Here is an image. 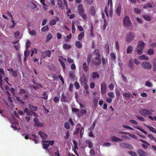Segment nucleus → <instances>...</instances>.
<instances>
[{
    "label": "nucleus",
    "instance_id": "obj_24",
    "mask_svg": "<svg viewBox=\"0 0 156 156\" xmlns=\"http://www.w3.org/2000/svg\"><path fill=\"white\" fill-rule=\"evenodd\" d=\"M90 12L91 15L93 16H94L95 15L96 13L95 11L94 6H91L90 8Z\"/></svg>",
    "mask_w": 156,
    "mask_h": 156
},
{
    "label": "nucleus",
    "instance_id": "obj_44",
    "mask_svg": "<svg viewBox=\"0 0 156 156\" xmlns=\"http://www.w3.org/2000/svg\"><path fill=\"white\" fill-rule=\"evenodd\" d=\"M147 53L149 55H153L154 54V50L153 49H149L147 51Z\"/></svg>",
    "mask_w": 156,
    "mask_h": 156
},
{
    "label": "nucleus",
    "instance_id": "obj_3",
    "mask_svg": "<svg viewBox=\"0 0 156 156\" xmlns=\"http://www.w3.org/2000/svg\"><path fill=\"white\" fill-rule=\"evenodd\" d=\"M153 112L152 110L151 111L149 110L144 109L140 111V113L141 115L145 117L146 116H151L152 115V112Z\"/></svg>",
    "mask_w": 156,
    "mask_h": 156
},
{
    "label": "nucleus",
    "instance_id": "obj_15",
    "mask_svg": "<svg viewBox=\"0 0 156 156\" xmlns=\"http://www.w3.org/2000/svg\"><path fill=\"white\" fill-rule=\"evenodd\" d=\"M91 76L93 79H95L96 78L98 79L99 75L97 72H94L92 73Z\"/></svg>",
    "mask_w": 156,
    "mask_h": 156
},
{
    "label": "nucleus",
    "instance_id": "obj_39",
    "mask_svg": "<svg viewBox=\"0 0 156 156\" xmlns=\"http://www.w3.org/2000/svg\"><path fill=\"white\" fill-rule=\"evenodd\" d=\"M53 36L51 34L49 33L47 36L46 41H48L51 39L52 37Z\"/></svg>",
    "mask_w": 156,
    "mask_h": 156
},
{
    "label": "nucleus",
    "instance_id": "obj_12",
    "mask_svg": "<svg viewBox=\"0 0 156 156\" xmlns=\"http://www.w3.org/2000/svg\"><path fill=\"white\" fill-rule=\"evenodd\" d=\"M61 102L65 103L68 101V100L64 93L62 92L61 97Z\"/></svg>",
    "mask_w": 156,
    "mask_h": 156
},
{
    "label": "nucleus",
    "instance_id": "obj_45",
    "mask_svg": "<svg viewBox=\"0 0 156 156\" xmlns=\"http://www.w3.org/2000/svg\"><path fill=\"white\" fill-rule=\"evenodd\" d=\"M58 4L59 6L62 9H64V7L62 5V1L61 0H59L58 2Z\"/></svg>",
    "mask_w": 156,
    "mask_h": 156
},
{
    "label": "nucleus",
    "instance_id": "obj_18",
    "mask_svg": "<svg viewBox=\"0 0 156 156\" xmlns=\"http://www.w3.org/2000/svg\"><path fill=\"white\" fill-rule=\"evenodd\" d=\"M93 55L95 57H98V58H100V54L99 50L98 49H95L93 53Z\"/></svg>",
    "mask_w": 156,
    "mask_h": 156
},
{
    "label": "nucleus",
    "instance_id": "obj_32",
    "mask_svg": "<svg viewBox=\"0 0 156 156\" xmlns=\"http://www.w3.org/2000/svg\"><path fill=\"white\" fill-rule=\"evenodd\" d=\"M134 128H136L137 129L139 130L140 131L142 132L143 133L145 134H147V133L146 131L144 129H142V128H140V127L139 126H135L134 127Z\"/></svg>",
    "mask_w": 156,
    "mask_h": 156
},
{
    "label": "nucleus",
    "instance_id": "obj_61",
    "mask_svg": "<svg viewBox=\"0 0 156 156\" xmlns=\"http://www.w3.org/2000/svg\"><path fill=\"white\" fill-rule=\"evenodd\" d=\"M59 98L55 96L54 97L53 99V101L55 103H58L59 101Z\"/></svg>",
    "mask_w": 156,
    "mask_h": 156
},
{
    "label": "nucleus",
    "instance_id": "obj_22",
    "mask_svg": "<svg viewBox=\"0 0 156 156\" xmlns=\"http://www.w3.org/2000/svg\"><path fill=\"white\" fill-rule=\"evenodd\" d=\"M44 54L45 55L44 57L45 56H47L48 57H50L51 55V51L49 50L45 51L42 52V54Z\"/></svg>",
    "mask_w": 156,
    "mask_h": 156
},
{
    "label": "nucleus",
    "instance_id": "obj_17",
    "mask_svg": "<svg viewBox=\"0 0 156 156\" xmlns=\"http://www.w3.org/2000/svg\"><path fill=\"white\" fill-rule=\"evenodd\" d=\"M31 136H33V138L30 137L29 139L32 140L34 142L35 144H37L38 142L37 136L35 134H32Z\"/></svg>",
    "mask_w": 156,
    "mask_h": 156
},
{
    "label": "nucleus",
    "instance_id": "obj_5",
    "mask_svg": "<svg viewBox=\"0 0 156 156\" xmlns=\"http://www.w3.org/2000/svg\"><path fill=\"white\" fill-rule=\"evenodd\" d=\"M91 62L93 64L98 66L100 65L101 63V60L98 57H94L91 59Z\"/></svg>",
    "mask_w": 156,
    "mask_h": 156
},
{
    "label": "nucleus",
    "instance_id": "obj_8",
    "mask_svg": "<svg viewBox=\"0 0 156 156\" xmlns=\"http://www.w3.org/2000/svg\"><path fill=\"white\" fill-rule=\"evenodd\" d=\"M107 86L105 83L102 82L101 84V93L104 94L106 92Z\"/></svg>",
    "mask_w": 156,
    "mask_h": 156
},
{
    "label": "nucleus",
    "instance_id": "obj_42",
    "mask_svg": "<svg viewBox=\"0 0 156 156\" xmlns=\"http://www.w3.org/2000/svg\"><path fill=\"white\" fill-rule=\"evenodd\" d=\"M104 23L103 25V29L105 30L107 25V22L106 19H104Z\"/></svg>",
    "mask_w": 156,
    "mask_h": 156
},
{
    "label": "nucleus",
    "instance_id": "obj_6",
    "mask_svg": "<svg viewBox=\"0 0 156 156\" xmlns=\"http://www.w3.org/2000/svg\"><path fill=\"white\" fill-rule=\"evenodd\" d=\"M123 24L126 27H130L131 26L132 23L129 17L127 16L125 17L123 20Z\"/></svg>",
    "mask_w": 156,
    "mask_h": 156
},
{
    "label": "nucleus",
    "instance_id": "obj_9",
    "mask_svg": "<svg viewBox=\"0 0 156 156\" xmlns=\"http://www.w3.org/2000/svg\"><path fill=\"white\" fill-rule=\"evenodd\" d=\"M80 81L81 85L83 84V82L84 83V88L85 90L88 89V85L87 83H86V78H84L83 80L80 78Z\"/></svg>",
    "mask_w": 156,
    "mask_h": 156
},
{
    "label": "nucleus",
    "instance_id": "obj_47",
    "mask_svg": "<svg viewBox=\"0 0 156 156\" xmlns=\"http://www.w3.org/2000/svg\"><path fill=\"white\" fill-rule=\"evenodd\" d=\"M147 127L149 129L150 131L156 133V131L154 130L155 128L152 126H147Z\"/></svg>",
    "mask_w": 156,
    "mask_h": 156
},
{
    "label": "nucleus",
    "instance_id": "obj_4",
    "mask_svg": "<svg viewBox=\"0 0 156 156\" xmlns=\"http://www.w3.org/2000/svg\"><path fill=\"white\" fill-rule=\"evenodd\" d=\"M135 37V35L133 33L129 32L126 35V40L128 42H130L133 41Z\"/></svg>",
    "mask_w": 156,
    "mask_h": 156
},
{
    "label": "nucleus",
    "instance_id": "obj_30",
    "mask_svg": "<svg viewBox=\"0 0 156 156\" xmlns=\"http://www.w3.org/2000/svg\"><path fill=\"white\" fill-rule=\"evenodd\" d=\"M133 51V47L131 45H130L128 47L127 49V53L128 54H129L131 53Z\"/></svg>",
    "mask_w": 156,
    "mask_h": 156
},
{
    "label": "nucleus",
    "instance_id": "obj_19",
    "mask_svg": "<svg viewBox=\"0 0 156 156\" xmlns=\"http://www.w3.org/2000/svg\"><path fill=\"white\" fill-rule=\"evenodd\" d=\"M38 134L40 135L42 138L44 139H46L47 138L48 136L43 132L41 131H39Z\"/></svg>",
    "mask_w": 156,
    "mask_h": 156
},
{
    "label": "nucleus",
    "instance_id": "obj_33",
    "mask_svg": "<svg viewBox=\"0 0 156 156\" xmlns=\"http://www.w3.org/2000/svg\"><path fill=\"white\" fill-rule=\"evenodd\" d=\"M134 128H136L137 129L139 130L140 131L142 132L143 133L145 134H147V133L146 131L144 129H142V128H140V127L139 126H135L134 127Z\"/></svg>",
    "mask_w": 156,
    "mask_h": 156
},
{
    "label": "nucleus",
    "instance_id": "obj_7",
    "mask_svg": "<svg viewBox=\"0 0 156 156\" xmlns=\"http://www.w3.org/2000/svg\"><path fill=\"white\" fill-rule=\"evenodd\" d=\"M141 66L144 68L147 69H150L151 68V65L148 62H144L142 63Z\"/></svg>",
    "mask_w": 156,
    "mask_h": 156
},
{
    "label": "nucleus",
    "instance_id": "obj_51",
    "mask_svg": "<svg viewBox=\"0 0 156 156\" xmlns=\"http://www.w3.org/2000/svg\"><path fill=\"white\" fill-rule=\"evenodd\" d=\"M30 51L29 50H27L25 51L24 52V56L28 57L30 55Z\"/></svg>",
    "mask_w": 156,
    "mask_h": 156
},
{
    "label": "nucleus",
    "instance_id": "obj_56",
    "mask_svg": "<svg viewBox=\"0 0 156 156\" xmlns=\"http://www.w3.org/2000/svg\"><path fill=\"white\" fill-rule=\"evenodd\" d=\"M129 154L132 156H137V155L136 153L132 151H130L129 152Z\"/></svg>",
    "mask_w": 156,
    "mask_h": 156
},
{
    "label": "nucleus",
    "instance_id": "obj_52",
    "mask_svg": "<svg viewBox=\"0 0 156 156\" xmlns=\"http://www.w3.org/2000/svg\"><path fill=\"white\" fill-rule=\"evenodd\" d=\"M134 11L137 14H140L141 13V10L140 9L137 8H134Z\"/></svg>",
    "mask_w": 156,
    "mask_h": 156
},
{
    "label": "nucleus",
    "instance_id": "obj_50",
    "mask_svg": "<svg viewBox=\"0 0 156 156\" xmlns=\"http://www.w3.org/2000/svg\"><path fill=\"white\" fill-rule=\"evenodd\" d=\"M48 29V26L47 25L43 27L41 29V31L42 32H44Z\"/></svg>",
    "mask_w": 156,
    "mask_h": 156
},
{
    "label": "nucleus",
    "instance_id": "obj_14",
    "mask_svg": "<svg viewBox=\"0 0 156 156\" xmlns=\"http://www.w3.org/2000/svg\"><path fill=\"white\" fill-rule=\"evenodd\" d=\"M42 142L44 143L42 144L43 148L45 149H47L49 146L48 141L43 140Z\"/></svg>",
    "mask_w": 156,
    "mask_h": 156
},
{
    "label": "nucleus",
    "instance_id": "obj_2",
    "mask_svg": "<svg viewBox=\"0 0 156 156\" xmlns=\"http://www.w3.org/2000/svg\"><path fill=\"white\" fill-rule=\"evenodd\" d=\"M77 9L78 11L79 14L85 20H86L87 19V16L86 14L84 13V11L82 4L78 5Z\"/></svg>",
    "mask_w": 156,
    "mask_h": 156
},
{
    "label": "nucleus",
    "instance_id": "obj_49",
    "mask_svg": "<svg viewBox=\"0 0 156 156\" xmlns=\"http://www.w3.org/2000/svg\"><path fill=\"white\" fill-rule=\"evenodd\" d=\"M74 85L76 89H79L80 87V85L79 83L77 82H75Z\"/></svg>",
    "mask_w": 156,
    "mask_h": 156
},
{
    "label": "nucleus",
    "instance_id": "obj_29",
    "mask_svg": "<svg viewBox=\"0 0 156 156\" xmlns=\"http://www.w3.org/2000/svg\"><path fill=\"white\" fill-rule=\"evenodd\" d=\"M92 55L91 54H89L87 55V62L88 65H89V64L90 63V62L91 61V59L92 58Z\"/></svg>",
    "mask_w": 156,
    "mask_h": 156
},
{
    "label": "nucleus",
    "instance_id": "obj_21",
    "mask_svg": "<svg viewBox=\"0 0 156 156\" xmlns=\"http://www.w3.org/2000/svg\"><path fill=\"white\" fill-rule=\"evenodd\" d=\"M121 12V6L120 5H119L116 9V12L117 14V15L118 16H119L120 15Z\"/></svg>",
    "mask_w": 156,
    "mask_h": 156
},
{
    "label": "nucleus",
    "instance_id": "obj_63",
    "mask_svg": "<svg viewBox=\"0 0 156 156\" xmlns=\"http://www.w3.org/2000/svg\"><path fill=\"white\" fill-rule=\"evenodd\" d=\"M130 122L131 123L135 125H137L138 124V123L137 122L134 120H130Z\"/></svg>",
    "mask_w": 156,
    "mask_h": 156
},
{
    "label": "nucleus",
    "instance_id": "obj_62",
    "mask_svg": "<svg viewBox=\"0 0 156 156\" xmlns=\"http://www.w3.org/2000/svg\"><path fill=\"white\" fill-rule=\"evenodd\" d=\"M145 85L147 87H152V85L151 83L148 81L146 82L145 83Z\"/></svg>",
    "mask_w": 156,
    "mask_h": 156
},
{
    "label": "nucleus",
    "instance_id": "obj_1",
    "mask_svg": "<svg viewBox=\"0 0 156 156\" xmlns=\"http://www.w3.org/2000/svg\"><path fill=\"white\" fill-rule=\"evenodd\" d=\"M144 45V42L142 41L138 42L137 47L135 51H136L137 54L141 55L142 54Z\"/></svg>",
    "mask_w": 156,
    "mask_h": 156
},
{
    "label": "nucleus",
    "instance_id": "obj_48",
    "mask_svg": "<svg viewBox=\"0 0 156 156\" xmlns=\"http://www.w3.org/2000/svg\"><path fill=\"white\" fill-rule=\"evenodd\" d=\"M136 118L138 119L139 120L142 121H145V119L143 117L140 116H136Z\"/></svg>",
    "mask_w": 156,
    "mask_h": 156
},
{
    "label": "nucleus",
    "instance_id": "obj_60",
    "mask_svg": "<svg viewBox=\"0 0 156 156\" xmlns=\"http://www.w3.org/2000/svg\"><path fill=\"white\" fill-rule=\"evenodd\" d=\"M108 6L107 5L105 7V8L104 11L106 14V16L108 17Z\"/></svg>",
    "mask_w": 156,
    "mask_h": 156
},
{
    "label": "nucleus",
    "instance_id": "obj_43",
    "mask_svg": "<svg viewBox=\"0 0 156 156\" xmlns=\"http://www.w3.org/2000/svg\"><path fill=\"white\" fill-rule=\"evenodd\" d=\"M29 34L31 35H32L33 36L36 35V31L34 30H32V31H31L30 29H29Z\"/></svg>",
    "mask_w": 156,
    "mask_h": 156
},
{
    "label": "nucleus",
    "instance_id": "obj_37",
    "mask_svg": "<svg viewBox=\"0 0 156 156\" xmlns=\"http://www.w3.org/2000/svg\"><path fill=\"white\" fill-rule=\"evenodd\" d=\"M31 42L29 40H27L26 43V48L27 49H28L30 46Z\"/></svg>",
    "mask_w": 156,
    "mask_h": 156
},
{
    "label": "nucleus",
    "instance_id": "obj_53",
    "mask_svg": "<svg viewBox=\"0 0 156 156\" xmlns=\"http://www.w3.org/2000/svg\"><path fill=\"white\" fill-rule=\"evenodd\" d=\"M64 126V127L66 129H69L70 128L69 124L67 122H66L65 123Z\"/></svg>",
    "mask_w": 156,
    "mask_h": 156
},
{
    "label": "nucleus",
    "instance_id": "obj_35",
    "mask_svg": "<svg viewBox=\"0 0 156 156\" xmlns=\"http://www.w3.org/2000/svg\"><path fill=\"white\" fill-rule=\"evenodd\" d=\"M71 45H68L66 44H64L63 46V48L65 49H69L71 48Z\"/></svg>",
    "mask_w": 156,
    "mask_h": 156
},
{
    "label": "nucleus",
    "instance_id": "obj_38",
    "mask_svg": "<svg viewBox=\"0 0 156 156\" xmlns=\"http://www.w3.org/2000/svg\"><path fill=\"white\" fill-rule=\"evenodd\" d=\"M29 108L31 110L34 111H36L37 110V107L31 105L30 104L29 105Z\"/></svg>",
    "mask_w": 156,
    "mask_h": 156
},
{
    "label": "nucleus",
    "instance_id": "obj_46",
    "mask_svg": "<svg viewBox=\"0 0 156 156\" xmlns=\"http://www.w3.org/2000/svg\"><path fill=\"white\" fill-rule=\"evenodd\" d=\"M108 96L111 98H112L114 97V93L112 92H110L108 93Z\"/></svg>",
    "mask_w": 156,
    "mask_h": 156
},
{
    "label": "nucleus",
    "instance_id": "obj_34",
    "mask_svg": "<svg viewBox=\"0 0 156 156\" xmlns=\"http://www.w3.org/2000/svg\"><path fill=\"white\" fill-rule=\"evenodd\" d=\"M128 66L131 69H133V60L131 59L129 61Z\"/></svg>",
    "mask_w": 156,
    "mask_h": 156
},
{
    "label": "nucleus",
    "instance_id": "obj_57",
    "mask_svg": "<svg viewBox=\"0 0 156 156\" xmlns=\"http://www.w3.org/2000/svg\"><path fill=\"white\" fill-rule=\"evenodd\" d=\"M110 5V8H112V0H108V5L109 6Z\"/></svg>",
    "mask_w": 156,
    "mask_h": 156
},
{
    "label": "nucleus",
    "instance_id": "obj_16",
    "mask_svg": "<svg viewBox=\"0 0 156 156\" xmlns=\"http://www.w3.org/2000/svg\"><path fill=\"white\" fill-rule=\"evenodd\" d=\"M83 69L84 72H86L89 71V67L87 64L86 62H84L83 64L82 65Z\"/></svg>",
    "mask_w": 156,
    "mask_h": 156
},
{
    "label": "nucleus",
    "instance_id": "obj_54",
    "mask_svg": "<svg viewBox=\"0 0 156 156\" xmlns=\"http://www.w3.org/2000/svg\"><path fill=\"white\" fill-rule=\"evenodd\" d=\"M90 155L91 156H94L95 153L93 149H91L90 151Z\"/></svg>",
    "mask_w": 156,
    "mask_h": 156
},
{
    "label": "nucleus",
    "instance_id": "obj_10",
    "mask_svg": "<svg viewBox=\"0 0 156 156\" xmlns=\"http://www.w3.org/2000/svg\"><path fill=\"white\" fill-rule=\"evenodd\" d=\"M7 70L9 71L10 73H12V76L14 77H16L17 76V70H14L11 68L10 69H7Z\"/></svg>",
    "mask_w": 156,
    "mask_h": 156
},
{
    "label": "nucleus",
    "instance_id": "obj_23",
    "mask_svg": "<svg viewBox=\"0 0 156 156\" xmlns=\"http://www.w3.org/2000/svg\"><path fill=\"white\" fill-rule=\"evenodd\" d=\"M84 36V32H80L78 36V39L80 41H81Z\"/></svg>",
    "mask_w": 156,
    "mask_h": 156
},
{
    "label": "nucleus",
    "instance_id": "obj_13",
    "mask_svg": "<svg viewBox=\"0 0 156 156\" xmlns=\"http://www.w3.org/2000/svg\"><path fill=\"white\" fill-rule=\"evenodd\" d=\"M34 121L35 123V126L37 127H42L43 126L42 124L39 122L38 119L37 118H34Z\"/></svg>",
    "mask_w": 156,
    "mask_h": 156
},
{
    "label": "nucleus",
    "instance_id": "obj_27",
    "mask_svg": "<svg viewBox=\"0 0 156 156\" xmlns=\"http://www.w3.org/2000/svg\"><path fill=\"white\" fill-rule=\"evenodd\" d=\"M75 44L77 48L80 49L82 48V44L80 41H78L76 42Z\"/></svg>",
    "mask_w": 156,
    "mask_h": 156
},
{
    "label": "nucleus",
    "instance_id": "obj_25",
    "mask_svg": "<svg viewBox=\"0 0 156 156\" xmlns=\"http://www.w3.org/2000/svg\"><path fill=\"white\" fill-rule=\"evenodd\" d=\"M85 143L88 145V147L90 148H91L93 147V143L92 142L89 140H87L85 141Z\"/></svg>",
    "mask_w": 156,
    "mask_h": 156
},
{
    "label": "nucleus",
    "instance_id": "obj_31",
    "mask_svg": "<svg viewBox=\"0 0 156 156\" xmlns=\"http://www.w3.org/2000/svg\"><path fill=\"white\" fill-rule=\"evenodd\" d=\"M93 31H94V28H93V25L92 24L91 25V28L90 29V35L92 37H95V35Z\"/></svg>",
    "mask_w": 156,
    "mask_h": 156
},
{
    "label": "nucleus",
    "instance_id": "obj_28",
    "mask_svg": "<svg viewBox=\"0 0 156 156\" xmlns=\"http://www.w3.org/2000/svg\"><path fill=\"white\" fill-rule=\"evenodd\" d=\"M139 58L141 60H147L149 59L148 57L144 55H143L140 56Z\"/></svg>",
    "mask_w": 156,
    "mask_h": 156
},
{
    "label": "nucleus",
    "instance_id": "obj_64",
    "mask_svg": "<svg viewBox=\"0 0 156 156\" xmlns=\"http://www.w3.org/2000/svg\"><path fill=\"white\" fill-rule=\"evenodd\" d=\"M110 56L114 60H115L116 59V57L115 54L113 53H112L110 54Z\"/></svg>",
    "mask_w": 156,
    "mask_h": 156
},
{
    "label": "nucleus",
    "instance_id": "obj_36",
    "mask_svg": "<svg viewBox=\"0 0 156 156\" xmlns=\"http://www.w3.org/2000/svg\"><path fill=\"white\" fill-rule=\"evenodd\" d=\"M152 5L150 3H147L146 4L144 5V6L143 8L146 9L147 8H152Z\"/></svg>",
    "mask_w": 156,
    "mask_h": 156
},
{
    "label": "nucleus",
    "instance_id": "obj_20",
    "mask_svg": "<svg viewBox=\"0 0 156 156\" xmlns=\"http://www.w3.org/2000/svg\"><path fill=\"white\" fill-rule=\"evenodd\" d=\"M112 140L114 142H119L122 141V140L121 139L118 138L116 136H113L111 137Z\"/></svg>",
    "mask_w": 156,
    "mask_h": 156
},
{
    "label": "nucleus",
    "instance_id": "obj_11",
    "mask_svg": "<svg viewBox=\"0 0 156 156\" xmlns=\"http://www.w3.org/2000/svg\"><path fill=\"white\" fill-rule=\"evenodd\" d=\"M137 152L140 156H147V154L141 149H138L137 151Z\"/></svg>",
    "mask_w": 156,
    "mask_h": 156
},
{
    "label": "nucleus",
    "instance_id": "obj_26",
    "mask_svg": "<svg viewBox=\"0 0 156 156\" xmlns=\"http://www.w3.org/2000/svg\"><path fill=\"white\" fill-rule=\"evenodd\" d=\"M143 17L144 19L147 21H149L151 20V19L149 15H144L143 16Z\"/></svg>",
    "mask_w": 156,
    "mask_h": 156
},
{
    "label": "nucleus",
    "instance_id": "obj_59",
    "mask_svg": "<svg viewBox=\"0 0 156 156\" xmlns=\"http://www.w3.org/2000/svg\"><path fill=\"white\" fill-rule=\"evenodd\" d=\"M122 127L123 128H126L129 129L131 130H134L131 127H130L129 126H126V125H123L122 126Z\"/></svg>",
    "mask_w": 156,
    "mask_h": 156
},
{
    "label": "nucleus",
    "instance_id": "obj_55",
    "mask_svg": "<svg viewBox=\"0 0 156 156\" xmlns=\"http://www.w3.org/2000/svg\"><path fill=\"white\" fill-rule=\"evenodd\" d=\"M128 135L131 137L134 138L135 139H137V138L136 136L133 134H132L131 133H128Z\"/></svg>",
    "mask_w": 156,
    "mask_h": 156
},
{
    "label": "nucleus",
    "instance_id": "obj_58",
    "mask_svg": "<svg viewBox=\"0 0 156 156\" xmlns=\"http://www.w3.org/2000/svg\"><path fill=\"white\" fill-rule=\"evenodd\" d=\"M76 28L74 23H73L72 26V33L73 34L75 32Z\"/></svg>",
    "mask_w": 156,
    "mask_h": 156
},
{
    "label": "nucleus",
    "instance_id": "obj_41",
    "mask_svg": "<svg viewBox=\"0 0 156 156\" xmlns=\"http://www.w3.org/2000/svg\"><path fill=\"white\" fill-rule=\"evenodd\" d=\"M58 61L59 62L62 68L63 69H65V66L64 63L62 61L60 58H59Z\"/></svg>",
    "mask_w": 156,
    "mask_h": 156
},
{
    "label": "nucleus",
    "instance_id": "obj_40",
    "mask_svg": "<svg viewBox=\"0 0 156 156\" xmlns=\"http://www.w3.org/2000/svg\"><path fill=\"white\" fill-rule=\"evenodd\" d=\"M131 95V94L130 93H124L123 94V97L124 98L125 97L128 98L130 97Z\"/></svg>",
    "mask_w": 156,
    "mask_h": 156
}]
</instances>
